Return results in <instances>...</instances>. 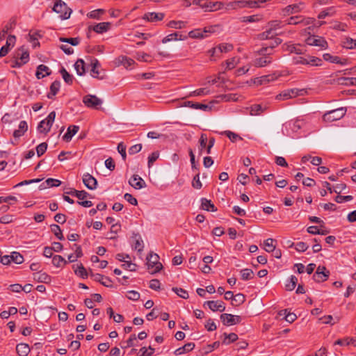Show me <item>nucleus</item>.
Listing matches in <instances>:
<instances>
[{"label": "nucleus", "instance_id": "nucleus-1", "mask_svg": "<svg viewBox=\"0 0 356 356\" xmlns=\"http://www.w3.org/2000/svg\"><path fill=\"white\" fill-rule=\"evenodd\" d=\"M193 4L197 5L204 10L206 12H213L220 10L223 3L220 1L211 2L209 0H193Z\"/></svg>", "mask_w": 356, "mask_h": 356}, {"label": "nucleus", "instance_id": "nucleus-2", "mask_svg": "<svg viewBox=\"0 0 356 356\" xmlns=\"http://www.w3.org/2000/svg\"><path fill=\"white\" fill-rule=\"evenodd\" d=\"M307 93L305 89L291 88L283 90L276 96L277 100H286L298 96H303Z\"/></svg>", "mask_w": 356, "mask_h": 356}, {"label": "nucleus", "instance_id": "nucleus-3", "mask_svg": "<svg viewBox=\"0 0 356 356\" xmlns=\"http://www.w3.org/2000/svg\"><path fill=\"white\" fill-rule=\"evenodd\" d=\"M55 117L56 113H49V115L38 124L37 127L38 132L47 134L54 122Z\"/></svg>", "mask_w": 356, "mask_h": 356}, {"label": "nucleus", "instance_id": "nucleus-4", "mask_svg": "<svg viewBox=\"0 0 356 356\" xmlns=\"http://www.w3.org/2000/svg\"><path fill=\"white\" fill-rule=\"evenodd\" d=\"M159 257L156 253H150L147 257V264L148 269L152 270V274L156 273L159 272L162 268L163 265L161 262L159 261Z\"/></svg>", "mask_w": 356, "mask_h": 356}, {"label": "nucleus", "instance_id": "nucleus-5", "mask_svg": "<svg viewBox=\"0 0 356 356\" xmlns=\"http://www.w3.org/2000/svg\"><path fill=\"white\" fill-rule=\"evenodd\" d=\"M53 10L60 14L61 19H67L70 18L72 10L67 7V4L61 0H57L55 3Z\"/></svg>", "mask_w": 356, "mask_h": 356}, {"label": "nucleus", "instance_id": "nucleus-6", "mask_svg": "<svg viewBox=\"0 0 356 356\" xmlns=\"http://www.w3.org/2000/svg\"><path fill=\"white\" fill-rule=\"evenodd\" d=\"M15 63L13 67H21L26 63L29 59V54L24 46L19 48L15 52Z\"/></svg>", "mask_w": 356, "mask_h": 356}, {"label": "nucleus", "instance_id": "nucleus-7", "mask_svg": "<svg viewBox=\"0 0 356 356\" xmlns=\"http://www.w3.org/2000/svg\"><path fill=\"white\" fill-rule=\"evenodd\" d=\"M83 103L91 109H102L103 101L95 95H88L83 97Z\"/></svg>", "mask_w": 356, "mask_h": 356}, {"label": "nucleus", "instance_id": "nucleus-8", "mask_svg": "<svg viewBox=\"0 0 356 356\" xmlns=\"http://www.w3.org/2000/svg\"><path fill=\"white\" fill-rule=\"evenodd\" d=\"M215 31V27H206L204 29H197L188 33V36L191 38L204 39L208 36V33Z\"/></svg>", "mask_w": 356, "mask_h": 356}, {"label": "nucleus", "instance_id": "nucleus-9", "mask_svg": "<svg viewBox=\"0 0 356 356\" xmlns=\"http://www.w3.org/2000/svg\"><path fill=\"white\" fill-rule=\"evenodd\" d=\"M179 104L181 106L187 107L190 109H194V110H197V109L206 110L207 108L209 110L213 109L211 103H210L209 104H202V103H198V102H190V101L182 100V101L179 102Z\"/></svg>", "mask_w": 356, "mask_h": 356}, {"label": "nucleus", "instance_id": "nucleus-10", "mask_svg": "<svg viewBox=\"0 0 356 356\" xmlns=\"http://www.w3.org/2000/svg\"><path fill=\"white\" fill-rule=\"evenodd\" d=\"M220 320L226 326L234 325L241 323L242 318L240 316L230 314H222L220 315Z\"/></svg>", "mask_w": 356, "mask_h": 356}, {"label": "nucleus", "instance_id": "nucleus-11", "mask_svg": "<svg viewBox=\"0 0 356 356\" xmlns=\"http://www.w3.org/2000/svg\"><path fill=\"white\" fill-rule=\"evenodd\" d=\"M325 266H319L313 275V279L316 282H321L327 280L329 277V271H326Z\"/></svg>", "mask_w": 356, "mask_h": 356}, {"label": "nucleus", "instance_id": "nucleus-12", "mask_svg": "<svg viewBox=\"0 0 356 356\" xmlns=\"http://www.w3.org/2000/svg\"><path fill=\"white\" fill-rule=\"evenodd\" d=\"M83 183L90 190H94L97 188V181L90 174L85 173L83 175Z\"/></svg>", "mask_w": 356, "mask_h": 356}, {"label": "nucleus", "instance_id": "nucleus-13", "mask_svg": "<svg viewBox=\"0 0 356 356\" xmlns=\"http://www.w3.org/2000/svg\"><path fill=\"white\" fill-rule=\"evenodd\" d=\"M207 305L213 312H224L225 309V303L222 301L208 300L204 303V306Z\"/></svg>", "mask_w": 356, "mask_h": 356}, {"label": "nucleus", "instance_id": "nucleus-14", "mask_svg": "<svg viewBox=\"0 0 356 356\" xmlns=\"http://www.w3.org/2000/svg\"><path fill=\"white\" fill-rule=\"evenodd\" d=\"M129 184L136 189H140L146 186L145 181L138 175H134L129 179Z\"/></svg>", "mask_w": 356, "mask_h": 356}, {"label": "nucleus", "instance_id": "nucleus-15", "mask_svg": "<svg viewBox=\"0 0 356 356\" xmlns=\"http://www.w3.org/2000/svg\"><path fill=\"white\" fill-rule=\"evenodd\" d=\"M15 40L16 38L15 35H8L6 44L0 49V57H3L8 53L10 47L14 46Z\"/></svg>", "mask_w": 356, "mask_h": 356}, {"label": "nucleus", "instance_id": "nucleus-16", "mask_svg": "<svg viewBox=\"0 0 356 356\" xmlns=\"http://www.w3.org/2000/svg\"><path fill=\"white\" fill-rule=\"evenodd\" d=\"M307 42L309 45L318 46L321 48H326L327 46V42L323 38L317 36L308 38Z\"/></svg>", "mask_w": 356, "mask_h": 356}, {"label": "nucleus", "instance_id": "nucleus-17", "mask_svg": "<svg viewBox=\"0 0 356 356\" xmlns=\"http://www.w3.org/2000/svg\"><path fill=\"white\" fill-rule=\"evenodd\" d=\"M91 277H93L94 280L96 282H100L102 285L106 287H112V280L108 277H105L101 274L96 273V274H91Z\"/></svg>", "mask_w": 356, "mask_h": 356}, {"label": "nucleus", "instance_id": "nucleus-18", "mask_svg": "<svg viewBox=\"0 0 356 356\" xmlns=\"http://www.w3.org/2000/svg\"><path fill=\"white\" fill-rule=\"evenodd\" d=\"M79 127L77 125H70L67 129V132L63 135V140L65 142H70L72 137L79 131Z\"/></svg>", "mask_w": 356, "mask_h": 356}, {"label": "nucleus", "instance_id": "nucleus-19", "mask_svg": "<svg viewBox=\"0 0 356 356\" xmlns=\"http://www.w3.org/2000/svg\"><path fill=\"white\" fill-rule=\"evenodd\" d=\"M336 113H325L323 115V120L326 122H332L341 119L345 113H338L337 115H334Z\"/></svg>", "mask_w": 356, "mask_h": 356}, {"label": "nucleus", "instance_id": "nucleus-20", "mask_svg": "<svg viewBox=\"0 0 356 356\" xmlns=\"http://www.w3.org/2000/svg\"><path fill=\"white\" fill-rule=\"evenodd\" d=\"M65 193L67 195H71L72 196H75L80 200H83L84 199L90 196V194L86 191H78L74 188H70V191H65Z\"/></svg>", "mask_w": 356, "mask_h": 356}, {"label": "nucleus", "instance_id": "nucleus-21", "mask_svg": "<svg viewBox=\"0 0 356 356\" xmlns=\"http://www.w3.org/2000/svg\"><path fill=\"white\" fill-rule=\"evenodd\" d=\"M323 58L325 60L329 61L332 63H338L341 65H345L347 64L346 59H341L338 56H332L330 54H324L323 55Z\"/></svg>", "mask_w": 356, "mask_h": 356}, {"label": "nucleus", "instance_id": "nucleus-22", "mask_svg": "<svg viewBox=\"0 0 356 356\" xmlns=\"http://www.w3.org/2000/svg\"><path fill=\"white\" fill-rule=\"evenodd\" d=\"M28 130V124L27 122L24 120H22L19 122L18 129H16L13 132V137L15 138H19L22 136L25 132Z\"/></svg>", "mask_w": 356, "mask_h": 356}, {"label": "nucleus", "instance_id": "nucleus-23", "mask_svg": "<svg viewBox=\"0 0 356 356\" xmlns=\"http://www.w3.org/2000/svg\"><path fill=\"white\" fill-rule=\"evenodd\" d=\"M277 79V76L275 74H270V75H266L262 76L261 77L257 78L254 81V83L259 86L266 84L267 83H269L270 81H273Z\"/></svg>", "mask_w": 356, "mask_h": 356}, {"label": "nucleus", "instance_id": "nucleus-24", "mask_svg": "<svg viewBox=\"0 0 356 356\" xmlns=\"http://www.w3.org/2000/svg\"><path fill=\"white\" fill-rule=\"evenodd\" d=\"M16 351L19 356H27L31 349L27 343H20L17 345Z\"/></svg>", "mask_w": 356, "mask_h": 356}, {"label": "nucleus", "instance_id": "nucleus-25", "mask_svg": "<svg viewBox=\"0 0 356 356\" xmlns=\"http://www.w3.org/2000/svg\"><path fill=\"white\" fill-rule=\"evenodd\" d=\"M164 14L161 13H147L144 15V19L149 22H157L162 20Z\"/></svg>", "mask_w": 356, "mask_h": 356}, {"label": "nucleus", "instance_id": "nucleus-26", "mask_svg": "<svg viewBox=\"0 0 356 356\" xmlns=\"http://www.w3.org/2000/svg\"><path fill=\"white\" fill-rule=\"evenodd\" d=\"M49 74H50V70L47 66L44 65H40L37 67L35 76L38 79H42Z\"/></svg>", "mask_w": 356, "mask_h": 356}, {"label": "nucleus", "instance_id": "nucleus-27", "mask_svg": "<svg viewBox=\"0 0 356 356\" xmlns=\"http://www.w3.org/2000/svg\"><path fill=\"white\" fill-rule=\"evenodd\" d=\"M201 208L208 211H210L213 212L217 211V208L215 207V205L211 202V200H209L207 198H202Z\"/></svg>", "mask_w": 356, "mask_h": 356}, {"label": "nucleus", "instance_id": "nucleus-28", "mask_svg": "<svg viewBox=\"0 0 356 356\" xmlns=\"http://www.w3.org/2000/svg\"><path fill=\"white\" fill-rule=\"evenodd\" d=\"M195 348V344L193 343H188L184 346L176 349L174 351V354L176 355H181L185 353H188L191 351Z\"/></svg>", "mask_w": 356, "mask_h": 356}, {"label": "nucleus", "instance_id": "nucleus-29", "mask_svg": "<svg viewBox=\"0 0 356 356\" xmlns=\"http://www.w3.org/2000/svg\"><path fill=\"white\" fill-rule=\"evenodd\" d=\"M111 27L110 22H101L93 26L92 29L97 33H102L107 31Z\"/></svg>", "mask_w": 356, "mask_h": 356}, {"label": "nucleus", "instance_id": "nucleus-30", "mask_svg": "<svg viewBox=\"0 0 356 356\" xmlns=\"http://www.w3.org/2000/svg\"><path fill=\"white\" fill-rule=\"evenodd\" d=\"M33 279L38 282L48 283L51 281V277L46 273L38 272L33 274Z\"/></svg>", "mask_w": 356, "mask_h": 356}, {"label": "nucleus", "instance_id": "nucleus-31", "mask_svg": "<svg viewBox=\"0 0 356 356\" xmlns=\"http://www.w3.org/2000/svg\"><path fill=\"white\" fill-rule=\"evenodd\" d=\"M185 38H182V35L179 32H175L173 33L169 34L166 37H165L162 40L163 43H167L168 42L171 41H176V40H183Z\"/></svg>", "mask_w": 356, "mask_h": 356}, {"label": "nucleus", "instance_id": "nucleus-32", "mask_svg": "<svg viewBox=\"0 0 356 356\" xmlns=\"http://www.w3.org/2000/svg\"><path fill=\"white\" fill-rule=\"evenodd\" d=\"M275 35H277V33H275L272 29V28H270L268 25L266 31L260 33L258 37L260 40H268V39L273 38Z\"/></svg>", "mask_w": 356, "mask_h": 356}, {"label": "nucleus", "instance_id": "nucleus-33", "mask_svg": "<svg viewBox=\"0 0 356 356\" xmlns=\"http://www.w3.org/2000/svg\"><path fill=\"white\" fill-rule=\"evenodd\" d=\"M268 26L272 28V29L275 33H277V35L284 34V33L280 31L281 28L283 26V25L282 24V22L280 21H278V20L271 21L268 23Z\"/></svg>", "mask_w": 356, "mask_h": 356}, {"label": "nucleus", "instance_id": "nucleus-34", "mask_svg": "<svg viewBox=\"0 0 356 356\" xmlns=\"http://www.w3.org/2000/svg\"><path fill=\"white\" fill-rule=\"evenodd\" d=\"M303 8V3H300L298 4H293L288 6L286 8V11L288 14L296 13Z\"/></svg>", "mask_w": 356, "mask_h": 356}, {"label": "nucleus", "instance_id": "nucleus-35", "mask_svg": "<svg viewBox=\"0 0 356 356\" xmlns=\"http://www.w3.org/2000/svg\"><path fill=\"white\" fill-rule=\"evenodd\" d=\"M223 335L225 338L222 341V343L225 345H228L232 342L236 341L238 339L237 334L233 332L230 334L224 333Z\"/></svg>", "mask_w": 356, "mask_h": 356}, {"label": "nucleus", "instance_id": "nucleus-36", "mask_svg": "<svg viewBox=\"0 0 356 356\" xmlns=\"http://www.w3.org/2000/svg\"><path fill=\"white\" fill-rule=\"evenodd\" d=\"M134 237L135 238V244L133 248L139 252H142L144 248L143 240L138 234H134Z\"/></svg>", "mask_w": 356, "mask_h": 356}, {"label": "nucleus", "instance_id": "nucleus-37", "mask_svg": "<svg viewBox=\"0 0 356 356\" xmlns=\"http://www.w3.org/2000/svg\"><path fill=\"white\" fill-rule=\"evenodd\" d=\"M298 279L296 276L291 275L289 280H287V282L285 284V289L287 291H293L297 284Z\"/></svg>", "mask_w": 356, "mask_h": 356}, {"label": "nucleus", "instance_id": "nucleus-38", "mask_svg": "<svg viewBox=\"0 0 356 356\" xmlns=\"http://www.w3.org/2000/svg\"><path fill=\"white\" fill-rule=\"evenodd\" d=\"M74 68L78 75H83L85 73V66L83 60L79 59L74 64Z\"/></svg>", "mask_w": 356, "mask_h": 356}, {"label": "nucleus", "instance_id": "nucleus-39", "mask_svg": "<svg viewBox=\"0 0 356 356\" xmlns=\"http://www.w3.org/2000/svg\"><path fill=\"white\" fill-rule=\"evenodd\" d=\"M271 59L269 56H264L257 58L254 61V65L257 67H264L271 63Z\"/></svg>", "mask_w": 356, "mask_h": 356}, {"label": "nucleus", "instance_id": "nucleus-40", "mask_svg": "<svg viewBox=\"0 0 356 356\" xmlns=\"http://www.w3.org/2000/svg\"><path fill=\"white\" fill-rule=\"evenodd\" d=\"M91 74L95 78H99V72L97 67L99 66V61L97 59H93L91 61Z\"/></svg>", "mask_w": 356, "mask_h": 356}, {"label": "nucleus", "instance_id": "nucleus-41", "mask_svg": "<svg viewBox=\"0 0 356 356\" xmlns=\"http://www.w3.org/2000/svg\"><path fill=\"white\" fill-rule=\"evenodd\" d=\"M40 36V34L37 32L29 33L27 35V40L32 43L33 47H36L39 45L38 39Z\"/></svg>", "mask_w": 356, "mask_h": 356}, {"label": "nucleus", "instance_id": "nucleus-42", "mask_svg": "<svg viewBox=\"0 0 356 356\" xmlns=\"http://www.w3.org/2000/svg\"><path fill=\"white\" fill-rule=\"evenodd\" d=\"M60 83L58 81H55L52 83L50 87V92L48 95L49 98H51L56 95L59 90Z\"/></svg>", "mask_w": 356, "mask_h": 356}, {"label": "nucleus", "instance_id": "nucleus-43", "mask_svg": "<svg viewBox=\"0 0 356 356\" xmlns=\"http://www.w3.org/2000/svg\"><path fill=\"white\" fill-rule=\"evenodd\" d=\"M118 63L124 65L126 68H128L134 63V60L127 56H122L118 58Z\"/></svg>", "mask_w": 356, "mask_h": 356}, {"label": "nucleus", "instance_id": "nucleus-44", "mask_svg": "<svg viewBox=\"0 0 356 356\" xmlns=\"http://www.w3.org/2000/svg\"><path fill=\"white\" fill-rule=\"evenodd\" d=\"M10 261H13L14 263L17 264H21L24 262V257L23 256L17 252H13L10 256Z\"/></svg>", "mask_w": 356, "mask_h": 356}, {"label": "nucleus", "instance_id": "nucleus-45", "mask_svg": "<svg viewBox=\"0 0 356 356\" xmlns=\"http://www.w3.org/2000/svg\"><path fill=\"white\" fill-rule=\"evenodd\" d=\"M51 230L54 232V235L56 238L60 241L64 240V236L62 233V230L60 227L56 224H53L51 225Z\"/></svg>", "mask_w": 356, "mask_h": 356}, {"label": "nucleus", "instance_id": "nucleus-46", "mask_svg": "<svg viewBox=\"0 0 356 356\" xmlns=\"http://www.w3.org/2000/svg\"><path fill=\"white\" fill-rule=\"evenodd\" d=\"M241 279L243 280H249L253 278L254 273L252 270L245 268L241 270Z\"/></svg>", "mask_w": 356, "mask_h": 356}, {"label": "nucleus", "instance_id": "nucleus-47", "mask_svg": "<svg viewBox=\"0 0 356 356\" xmlns=\"http://www.w3.org/2000/svg\"><path fill=\"white\" fill-rule=\"evenodd\" d=\"M275 241L274 239L270 238L264 241V249L266 252H271L272 251L275 250V245L273 244Z\"/></svg>", "mask_w": 356, "mask_h": 356}, {"label": "nucleus", "instance_id": "nucleus-48", "mask_svg": "<svg viewBox=\"0 0 356 356\" xmlns=\"http://www.w3.org/2000/svg\"><path fill=\"white\" fill-rule=\"evenodd\" d=\"M217 49L219 54L222 53H227L233 49V45L231 44L223 43L217 46Z\"/></svg>", "mask_w": 356, "mask_h": 356}, {"label": "nucleus", "instance_id": "nucleus-49", "mask_svg": "<svg viewBox=\"0 0 356 356\" xmlns=\"http://www.w3.org/2000/svg\"><path fill=\"white\" fill-rule=\"evenodd\" d=\"M240 61V58L238 57H233L226 61V68L227 70H232L234 68Z\"/></svg>", "mask_w": 356, "mask_h": 356}, {"label": "nucleus", "instance_id": "nucleus-50", "mask_svg": "<svg viewBox=\"0 0 356 356\" xmlns=\"http://www.w3.org/2000/svg\"><path fill=\"white\" fill-rule=\"evenodd\" d=\"M268 109L266 103L255 104L251 106L250 111H264Z\"/></svg>", "mask_w": 356, "mask_h": 356}, {"label": "nucleus", "instance_id": "nucleus-51", "mask_svg": "<svg viewBox=\"0 0 356 356\" xmlns=\"http://www.w3.org/2000/svg\"><path fill=\"white\" fill-rule=\"evenodd\" d=\"M60 72L63 76V79L67 83L71 84L72 83L73 76L70 74L64 67L60 69Z\"/></svg>", "mask_w": 356, "mask_h": 356}, {"label": "nucleus", "instance_id": "nucleus-52", "mask_svg": "<svg viewBox=\"0 0 356 356\" xmlns=\"http://www.w3.org/2000/svg\"><path fill=\"white\" fill-rule=\"evenodd\" d=\"M53 264L56 267H60L62 264H66L67 261L60 255H55L52 259Z\"/></svg>", "mask_w": 356, "mask_h": 356}, {"label": "nucleus", "instance_id": "nucleus-53", "mask_svg": "<svg viewBox=\"0 0 356 356\" xmlns=\"http://www.w3.org/2000/svg\"><path fill=\"white\" fill-rule=\"evenodd\" d=\"M321 60L315 56H308L307 58V64L312 66H320L321 65Z\"/></svg>", "mask_w": 356, "mask_h": 356}, {"label": "nucleus", "instance_id": "nucleus-54", "mask_svg": "<svg viewBox=\"0 0 356 356\" xmlns=\"http://www.w3.org/2000/svg\"><path fill=\"white\" fill-rule=\"evenodd\" d=\"M172 291L179 297L184 298V299H188L189 296L187 291H186L184 289L181 288H177L174 287L172 288Z\"/></svg>", "mask_w": 356, "mask_h": 356}, {"label": "nucleus", "instance_id": "nucleus-55", "mask_svg": "<svg viewBox=\"0 0 356 356\" xmlns=\"http://www.w3.org/2000/svg\"><path fill=\"white\" fill-rule=\"evenodd\" d=\"M293 245H295V249L298 252H301L306 251L309 248V245L305 242H298L296 244H294L293 243H292L291 245H290V247H292Z\"/></svg>", "mask_w": 356, "mask_h": 356}, {"label": "nucleus", "instance_id": "nucleus-56", "mask_svg": "<svg viewBox=\"0 0 356 356\" xmlns=\"http://www.w3.org/2000/svg\"><path fill=\"white\" fill-rule=\"evenodd\" d=\"M168 26L170 28L176 29H180L186 26V22L183 21H170Z\"/></svg>", "mask_w": 356, "mask_h": 356}, {"label": "nucleus", "instance_id": "nucleus-57", "mask_svg": "<svg viewBox=\"0 0 356 356\" xmlns=\"http://www.w3.org/2000/svg\"><path fill=\"white\" fill-rule=\"evenodd\" d=\"M222 134L228 137L232 142H235L237 140H242V138L240 136L231 131H225Z\"/></svg>", "mask_w": 356, "mask_h": 356}, {"label": "nucleus", "instance_id": "nucleus-58", "mask_svg": "<svg viewBox=\"0 0 356 356\" xmlns=\"http://www.w3.org/2000/svg\"><path fill=\"white\" fill-rule=\"evenodd\" d=\"M200 143V154H202L203 149H204L207 146V136L204 134H202L199 140Z\"/></svg>", "mask_w": 356, "mask_h": 356}, {"label": "nucleus", "instance_id": "nucleus-59", "mask_svg": "<svg viewBox=\"0 0 356 356\" xmlns=\"http://www.w3.org/2000/svg\"><path fill=\"white\" fill-rule=\"evenodd\" d=\"M47 143L44 142V143L39 144L36 147V152H37L38 156L40 157L42 155H43L45 153V152L47 151Z\"/></svg>", "mask_w": 356, "mask_h": 356}, {"label": "nucleus", "instance_id": "nucleus-60", "mask_svg": "<svg viewBox=\"0 0 356 356\" xmlns=\"http://www.w3.org/2000/svg\"><path fill=\"white\" fill-rule=\"evenodd\" d=\"M334 13V7H330L322 12H321L318 16L319 19H323L327 16L332 15Z\"/></svg>", "mask_w": 356, "mask_h": 356}, {"label": "nucleus", "instance_id": "nucleus-61", "mask_svg": "<svg viewBox=\"0 0 356 356\" xmlns=\"http://www.w3.org/2000/svg\"><path fill=\"white\" fill-rule=\"evenodd\" d=\"M60 41L63 42H67L73 46H76L79 44V38H60Z\"/></svg>", "mask_w": 356, "mask_h": 356}, {"label": "nucleus", "instance_id": "nucleus-62", "mask_svg": "<svg viewBox=\"0 0 356 356\" xmlns=\"http://www.w3.org/2000/svg\"><path fill=\"white\" fill-rule=\"evenodd\" d=\"M339 80V83L341 84H345L347 86L356 85V78L342 77V78H340Z\"/></svg>", "mask_w": 356, "mask_h": 356}, {"label": "nucleus", "instance_id": "nucleus-63", "mask_svg": "<svg viewBox=\"0 0 356 356\" xmlns=\"http://www.w3.org/2000/svg\"><path fill=\"white\" fill-rule=\"evenodd\" d=\"M75 273L83 279L88 277L87 271L82 264L77 267L76 270H75Z\"/></svg>", "mask_w": 356, "mask_h": 356}, {"label": "nucleus", "instance_id": "nucleus-64", "mask_svg": "<svg viewBox=\"0 0 356 356\" xmlns=\"http://www.w3.org/2000/svg\"><path fill=\"white\" fill-rule=\"evenodd\" d=\"M149 57L150 56L149 54L144 52H137L135 56L137 60L144 62H149Z\"/></svg>", "mask_w": 356, "mask_h": 356}]
</instances>
